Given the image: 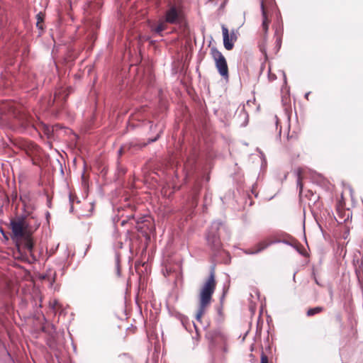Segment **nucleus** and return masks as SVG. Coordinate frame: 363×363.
Masks as SVG:
<instances>
[{
	"label": "nucleus",
	"instance_id": "f257e3e1",
	"mask_svg": "<svg viewBox=\"0 0 363 363\" xmlns=\"http://www.w3.org/2000/svg\"><path fill=\"white\" fill-rule=\"evenodd\" d=\"M216 280L214 272L212 270L210 276L202 286L199 295V306L196 314V318L198 322H200L201 317L206 311V308L210 304L212 295L216 289Z\"/></svg>",
	"mask_w": 363,
	"mask_h": 363
},
{
	"label": "nucleus",
	"instance_id": "f03ea898",
	"mask_svg": "<svg viewBox=\"0 0 363 363\" xmlns=\"http://www.w3.org/2000/svg\"><path fill=\"white\" fill-rule=\"evenodd\" d=\"M28 226L29 225L24 218L12 219L10 222V228L12 231L13 238H24L26 240L25 245L26 248L31 250L33 249V242L30 238Z\"/></svg>",
	"mask_w": 363,
	"mask_h": 363
},
{
	"label": "nucleus",
	"instance_id": "7ed1b4c3",
	"mask_svg": "<svg viewBox=\"0 0 363 363\" xmlns=\"http://www.w3.org/2000/svg\"><path fill=\"white\" fill-rule=\"evenodd\" d=\"M211 54L215 61L218 72L225 79H228L229 77L228 67L225 57L216 48H212L211 49Z\"/></svg>",
	"mask_w": 363,
	"mask_h": 363
},
{
	"label": "nucleus",
	"instance_id": "20e7f679",
	"mask_svg": "<svg viewBox=\"0 0 363 363\" xmlns=\"http://www.w3.org/2000/svg\"><path fill=\"white\" fill-rule=\"evenodd\" d=\"M183 18V14L181 10L174 6H171L165 12L164 21L166 23L178 24Z\"/></svg>",
	"mask_w": 363,
	"mask_h": 363
},
{
	"label": "nucleus",
	"instance_id": "39448f33",
	"mask_svg": "<svg viewBox=\"0 0 363 363\" xmlns=\"http://www.w3.org/2000/svg\"><path fill=\"white\" fill-rule=\"evenodd\" d=\"M222 225V223L220 221H214L211 224V230L207 234L206 239L208 243L213 247L217 249L220 247V239L217 234V231Z\"/></svg>",
	"mask_w": 363,
	"mask_h": 363
},
{
	"label": "nucleus",
	"instance_id": "423d86ee",
	"mask_svg": "<svg viewBox=\"0 0 363 363\" xmlns=\"http://www.w3.org/2000/svg\"><path fill=\"white\" fill-rule=\"evenodd\" d=\"M277 242H279V240H275V241L263 240V241H261L260 242H259L258 244H257L254 247L253 249L245 250L244 251V252L247 255H255V254H257V253L262 252V250L266 249L267 247H269L272 244Z\"/></svg>",
	"mask_w": 363,
	"mask_h": 363
},
{
	"label": "nucleus",
	"instance_id": "0eeeda50",
	"mask_svg": "<svg viewBox=\"0 0 363 363\" xmlns=\"http://www.w3.org/2000/svg\"><path fill=\"white\" fill-rule=\"evenodd\" d=\"M222 32L223 37V45L226 50H230L233 48V33L231 34V38H229L228 29L224 26H222Z\"/></svg>",
	"mask_w": 363,
	"mask_h": 363
},
{
	"label": "nucleus",
	"instance_id": "6e6552de",
	"mask_svg": "<svg viewBox=\"0 0 363 363\" xmlns=\"http://www.w3.org/2000/svg\"><path fill=\"white\" fill-rule=\"evenodd\" d=\"M261 9H262V18H263L262 28L264 33L265 34H267L268 29H269V21L267 18V11H266V9H265L263 1L261 2Z\"/></svg>",
	"mask_w": 363,
	"mask_h": 363
},
{
	"label": "nucleus",
	"instance_id": "1a4fd4ad",
	"mask_svg": "<svg viewBox=\"0 0 363 363\" xmlns=\"http://www.w3.org/2000/svg\"><path fill=\"white\" fill-rule=\"evenodd\" d=\"M166 28L167 26L164 20H160L158 25L151 26V30L160 35Z\"/></svg>",
	"mask_w": 363,
	"mask_h": 363
},
{
	"label": "nucleus",
	"instance_id": "9d476101",
	"mask_svg": "<svg viewBox=\"0 0 363 363\" xmlns=\"http://www.w3.org/2000/svg\"><path fill=\"white\" fill-rule=\"evenodd\" d=\"M301 174H302V169L298 168L296 170V175H297V186L299 189V193L301 194L303 190V184L301 183Z\"/></svg>",
	"mask_w": 363,
	"mask_h": 363
},
{
	"label": "nucleus",
	"instance_id": "9b49d317",
	"mask_svg": "<svg viewBox=\"0 0 363 363\" xmlns=\"http://www.w3.org/2000/svg\"><path fill=\"white\" fill-rule=\"evenodd\" d=\"M323 311V308L320 306H317L313 308H310L307 311L308 316H312L315 314H318Z\"/></svg>",
	"mask_w": 363,
	"mask_h": 363
},
{
	"label": "nucleus",
	"instance_id": "f8f14e48",
	"mask_svg": "<svg viewBox=\"0 0 363 363\" xmlns=\"http://www.w3.org/2000/svg\"><path fill=\"white\" fill-rule=\"evenodd\" d=\"M58 306H60V302L57 300L54 299L50 302V307L52 310L55 311Z\"/></svg>",
	"mask_w": 363,
	"mask_h": 363
},
{
	"label": "nucleus",
	"instance_id": "ddd939ff",
	"mask_svg": "<svg viewBox=\"0 0 363 363\" xmlns=\"http://www.w3.org/2000/svg\"><path fill=\"white\" fill-rule=\"evenodd\" d=\"M261 363H268V357L264 353L261 355Z\"/></svg>",
	"mask_w": 363,
	"mask_h": 363
},
{
	"label": "nucleus",
	"instance_id": "4468645a",
	"mask_svg": "<svg viewBox=\"0 0 363 363\" xmlns=\"http://www.w3.org/2000/svg\"><path fill=\"white\" fill-rule=\"evenodd\" d=\"M69 201H70V203H72V196H71V195H69ZM72 211H73V206H72V203H71V206H70L69 211H70V212H72Z\"/></svg>",
	"mask_w": 363,
	"mask_h": 363
},
{
	"label": "nucleus",
	"instance_id": "2eb2a0df",
	"mask_svg": "<svg viewBox=\"0 0 363 363\" xmlns=\"http://www.w3.org/2000/svg\"><path fill=\"white\" fill-rule=\"evenodd\" d=\"M161 132H162V130H160V133H161ZM160 133H158V134H157V137H155V138H153V139L150 140V142H155V141H156V140H157V138L160 137Z\"/></svg>",
	"mask_w": 363,
	"mask_h": 363
},
{
	"label": "nucleus",
	"instance_id": "dca6fc26",
	"mask_svg": "<svg viewBox=\"0 0 363 363\" xmlns=\"http://www.w3.org/2000/svg\"><path fill=\"white\" fill-rule=\"evenodd\" d=\"M38 18L37 26H38V25H39V23H40V22L41 21H43V19L39 16V15H38Z\"/></svg>",
	"mask_w": 363,
	"mask_h": 363
},
{
	"label": "nucleus",
	"instance_id": "f3484780",
	"mask_svg": "<svg viewBox=\"0 0 363 363\" xmlns=\"http://www.w3.org/2000/svg\"><path fill=\"white\" fill-rule=\"evenodd\" d=\"M194 325L195 330H196V332H198L197 325L195 323H194Z\"/></svg>",
	"mask_w": 363,
	"mask_h": 363
},
{
	"label": "nucleus",
	"instance_id": "a211bd4d",
	"mask_svg": "<svg viewBox=\"0 0 363 363\" xmlns=\"http://www.w3.org/2000/svg\"><path fill=\"white\" fill-rule=\"evenodd\" d=\"M270 79L272 80L276 78L275 75H272V76H269Z\"/></svg>",
	"mask_w": 363,
	"mask_h": 363
},
{
	"label": "nucleus",
	"instance_id": "6ab92c4d",
	"mask_svg": "<svg viewBox=\"0 0 363 363\" xmlns=\"http://www.w3.org/2000/svg\"><path fill=\"white\" fill-rule=\"evenodd\" d=\"M206 337H207L208 339L212 337H211V333H208V334L206 335Z\"/></svg>",
	"mask_w": 363,
	"mask_h": 363
},
{
	"label": "nucleus",
	"instance_id": "aec40b11",
	"mask_svg": "<svg viewBox=\"0 0 363 363\" xmlns=\"http://www.w3.org/2000/svg\"><path fill=\"white\" fill-rule=\"evenodd\" d=\"M277 44H279L280 45V43H281V39H277Z\"/></svg>",
	"mask_w": 363,
	"mask_h": 363
},
{
	"label": "nucleus",
	"instance_id": "412c9836",
	"mask_svg": "<svg viewBox=\"0 0 363 363\" xmlns=\"http://www.w3.org/2000/svg\"><path fill=\"white\" fill-rule=\"evenodd\" d=\"M309 94H310L309 92L306 94L305 97H306V99H308V96Z\"/></svg>",
	"mask_w": 363,
	"mask_h": 363
},
{
	"label": "nucleus",
	"instance_id": "4be33fe9",
	"mask_svg": "<svg viewBox=\"0 0 363 363\" xmlns=\"http://www.w3.org/2000/svg\"><path fill=\"white\" fill-rule=\"evenodd\" d=\"M118 152H119V154H121V152H122V148L119 150Z\"/></svg>",
	"mask_w": 363,
	"mask_h": 363
}]
</instances>
